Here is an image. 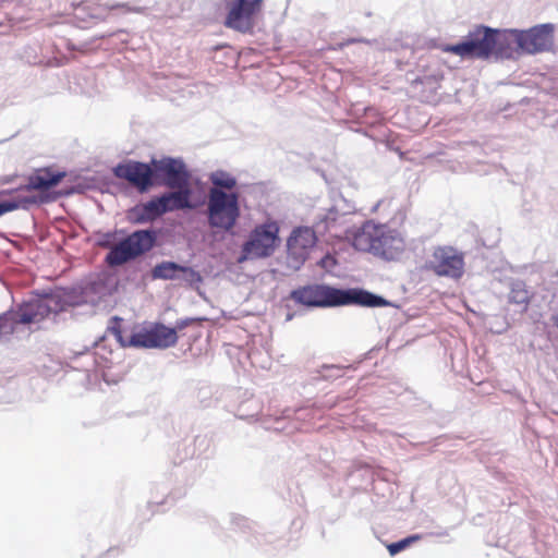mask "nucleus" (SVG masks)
<instances>
[{
	"label": "nucleus",
	"mask_w": 558,
	"mask_h": 558,
	"mask_svg": "<svg viewBox=\"0 0 558 558\" xmlns=\"http://www.w3.org/2000/svg\"><path fill=\"white\" fill-rule=\"evenodd\" d=\"M290 298L299 304L312 307L340 306L357 304L366 307H383L389 302L362 289H337L324 284H310L298 288Z\"/></svg>",
	"instance_id": "obj_1"
},
{
	"label": "nucleus",
	"mask_w": 558,
	"mask_h": 558,
	"mask_svg": "<svg viewBox=\"0 0 558 558\" xmlns=\"http://www.w3.org/2000/svg\"><path fill=\"white\" fill-rule=\"evenodd\" d=\"M122 319L113 317L108 331L123 348L167 349L178 342V330L187 326V320L177 322L174 328L161 323H146L134 326L130 335H125L121 327Z\"/></svg>",
	"instance_id": "obj_2"
},
{
	"label": "nucleus",
	"mask_w": 558,
	"mask_h": 558,
	"mask_svg": "<svg viewBox=\"0 0 558 558\" xmlns=\"http://www.w3.org/2000/svg\"><path fill=\"white\" fill-rule=\"evenodd\" d=\"M353 246L357 251L368 252L387 260H396L405 251V240L397 230L369 220L364 222L354 234Z\"/></svg>",
	"instance_id": "obj_3"
},
{
	"label": "nucleus",
	"mask_w": 558,
	"mask_h": 558,
	"mask_svg": "<svg viewBox=\"0 0 558 558\" xmlns=\"http://www.w3.org/2000/svg\"><path fill=\"white\" fill-rule=\"evenodd\" d=\"M506 34L499 29L487 26H476L471 31L465 40L454 45H446L442 50L461 58L488 59L492 54L504 51Z\"/></svg>",
	"instance_id": "obj_4"
},
{
	"label": "nucleus",
	"mask_w": 558,
	"mask_h": 558,
	"mask_svg": "<svg viewBox=\"0 0 558 558\" xmlns=\"http://www.w3.org/2000/svg\"><path fill=\"white\" fill-rule=\"evenodd\" d=\"M113 234L107 233L100 241V246L109 248L106 262L109 266H121L132 259L150 251L155 244L156 236L153 231L137 230L113 244Z\"/></svg>",
	"instance_id": "obj_5"
},
{
	"label": "nucleus",
	"mask_w": 558,
	"mask_h": 558,
	"mask_svg": "<svg viewBox=\"0 0 558 558\" xmlns=\"http://www.w3.org/2000/svg\"><path fill=\"white\" fill-rule=\"evenodd\" d=\"M241 216L239 194L220 189H209L207 196V219L213 229L230 232Z\"/></svg>",
	"instance_id": "obj_6"
},
{
	"label": "nucleus",
	"mask_w": 558,
	"mask_h": 558,
	"mask_svg": "<svg viewBox=\"0 0 558 558\" xmlns=\"http://www.w3.org/2000/svg\"><path fill=\"white\" fill-rule=\"evenodd\" d=\"M279 231L280 227L275 220H267L257 225L243 243L239 262L271 256L280 242Z\"/></svg>",
	"instance_id": "obj_7"
},
{
	"label": "nucleus",
	"mask_w": 558,
	"mask_h": 558,
	"mask_svg": "<svg viewBox=\"0 0 558 558\" xmlns=\"http://www.w3.org/2000/svg\"><path fill=\"white\" fill-rule=\"evenodd\" d=\"M227 15L225 26L242 34L252 33L259 14L262 13L264 0H226Z\"/></svg>",
	"instance_id": "obj_8"
},
{
	"label": "nucleus",
	"mask_w": 558,
	"mask_h": 558,
	"mask_svg": "<svg viewBox=\"0 0 558 558\" xmlns=\"http://www.w3.org/2000/svg\"><path fill=\"white\" fill-rule=\"evenodd\" d=\"M63 310V303L59 295L50 294L22 304L14 313H10L13 326L19 324H37L50 314H57Z\"/></svg>",
	"instance_id": "obj_9"
},
{
	"label": "nucleus",
	"mask_w": 558,
	"mask_h": 558,
	"mask_svg": "<svg viewBox=\"0 0 558 558\" xmlns=\"http://www.w3.org/2000/svg\"><path fill=\"white\" fill-rule=\"evenodd\" d=\"M424 267L438 277L460 279L464 274V256L452 246H438Z\"/></svg>",
	"instance_id": "obj_10"
},
{
	"label": "nucleus",
	"mask_w": 558,
	"mask_h": 558,
	"mask_svg": "<svg viewBox=\"0 0 558 558\" xmlns=\"http://www.w3.org/2000/svg\"><path fill=\"white\" fill-rule=\"evenodd\" d=\"M317 236L315 231L310 227H298L290 234L287 247L288 257L293 262L295 267H300L308 258L312 250L315 247Z\"/></svg>",
	"instance_id": "obj_11"
},
{
	"label": "nucleus",
	"mask_w": 558,
	"mask_h": 558,
	"mask_svg": "<svg viewBox=\"0 0 558 558\" xmlns=\"http://www.w3.org/2000/svg\"><path fill=\"white\" fill-rule=\"evenodd\" d=\"M117 178L128 181L140 192H146L153 185L154 167L147 163L128 160L113 169Z\"/></svg>",
	"instance_id": "obj_12"
},
{
	"label": "nucleus",
	"mask_w": 558,
	"mask_h": 558,
	"mask_svg": "<svg viewBox=\"0 0 558 558\" xmlns=\"http://www.w3.org/2000/svg\"><path fill=\"white\" fill-rule=\"evenodd\" d=\"M519 47L529 52L537 53L549 50L554 45V27L550 24L534 26L517 35Z\"/></svg>",
	"instance_id": "obj_13"
},
{
	"label": "nucleus",
	"mask_w": 558,
	"mask_h": 558,
	"mask_svg": "<svg viewBox=\"0 0 558 558\" xmlns=\"http://www.w3.org/2000/svg\"><path fill=\"white\" fill-rule=\"evenodd\" d=\"M154 174L163 179V184L169 189L190 187V173L181 160L163 158L153 160Z\"/></svg>",
	"instance_id": "obj_14"
},
{
	"label": "nucleus",
	"mask_w": 558,
	"mask_h": 558,
	"mask_svg": "<svg viewBox=\"0 0 558 558\" xmlns=\"http://www.w3.org/2000/svg\"><path fill=\"white\" fill-rule=\"evenodd\" d=\"M65 175L64 171H54L51 167L40 168L29 175L24 189L27 191L45 192L57 186Z\"/></svg>",
	"instance_id": "obj_15"
},
{
	"label": "nucleus",
	"mask_w": 558,
	"mask_h": 558,
	"mask_svg": "<svg viewBox=\"0 0 558 558\" xmlns=\"http://www.w3.org/2000/svg\"><path fill=\"white\" fill-rule=\"evenodd\" d=\"M444 74L435 72L412 81L411 85L416 96L424 102H434L437 100V92L441 87Z\"/></svg>",
	"instance_id": "obj_16"
},
{
	"label": "nucleus",
	"mask_w": 558,
	"mask_h": 558,
	"mask_svg": "<svg viewBox=\"0 0 558 558\" xmlns=\"http://www.w3.org/2000/svg\"><path fill=\"white\" fill-rule=\"evenodd\" d=\"M184 272L187 274L191 281L199 282L202 281L201 275L195 271L191 267L181 266L173 262H162L158 265H156L153 270L151 275L155 279H165V280H171L177 277V272Z\"/></svg>",
	"instance_id": "obj_17"
},
{
	"label": "nucleus",
	"mask_w": 558,
	"mask_h": 558,
	"mask_svg": "<svg viewBox=\"0 0 558 558\" xmlns=\"http://www.w3.org/2000/svg\"><path fill=\"white\" fill-rule=\"evenodd\" d=\"M175 190L161 195L166 211L194 208L190 201L192 194L190 187H177Z\"/></svg>",
	"instance_id": "obj_18"
},
{
	"label": "nucleus",
	"mask_w": 558,
	"mask_h": 558,
	"mask_svg": "<svg viewBox=\"0 0 558 558\" xmlns=\"http://www.w3.org/2000/svg\"><path fill=\"white\" fill-rule=\"evenodd\" d=\"M134 213L136 214V219L140 222L154 221L161 215L166 214L165 204L161 201V196L155 197L149 202L136 206L134 208Z\"/></svg>",
	"instance_id": "obj_19"
},
{
	"label": "nucleus",
	"mask_w": 558,
	"mask_h": 558,
	"mask_svg": "<svg viewBox=\"0 0 558 558\" xmlns=\"http://www.w3.org/2000/svg\"><path fill=\"white\" fill-rule=\"evenodd\" d=\"M532 300V293L522 281L513 282L509 292V302L522 306L526 311Z\"/></svg>",
	"instance_id": "obj_20"
},
{
	"label": "nucleus",
	"mask_w": 558,
	"mask_h": 558,
	"mask_svg": "<svg viewBox=\"0 0 558 558\" xmlns=\"http://www.w3.org/2000/svg\"><path fill=\"white\" fill-rule=\"evenodd\" d=\"M209 180L213 184L210 189H220L226 192H231L236 186V179L222 170L213 172Z\"/></svg>",
	"instance_id": "obj_21"
},
{
	"label": "nucleus",
	"mask_w": 558,
	"mask_h": 558,
	"mask_svg": "<svg viewBox=\"0 0 558 558\" xmlns=\"http://www.w3.org/2000/svg\"><path fill=\"white\" fill-rule=\"evenodd\" d=\"M37 199L34 196L19 197L14 201H7L0 203V217L7 213L16 210L21 207L26 208L28 205L36 204Z\"/></svg>",
	"instance_id": "obj_22"
},
{
	"label": "nucleus",
	"mask_w": 558,
	"mask_h": 558,
	"mask_svg": "<svg viewBox=\"0 0 558 558\" xmlns=\"http://www.w3.org/2000/svg\"><path fill=\"white\" fill-rule=\"evenodd\" d=\"M421 539L420 535H411L409 537H405L399 542L391 543L387 545V549L391 556L397 555L398 553L402 551L407 547H409L412 543Z\"/></svg>",
	"instance_id": "obj_23"
},
{
	"label": "nucleus",
	"mask_w": 558,
	"mask_h": 558,
	"mask_svg": "<svg viewBox=\"0 0 558 558\" xmlns=\"http://www.w3.org/2000/svg\"><path fill=\"white\" fill-rule=\"evenodd\" d=\"M14 326L12 323V317L10 313L0 315V335L1 333H12L14 331Z\"/></svg>",
	"instance_id": "obj_24"
},
{
	"label": "nucleus",
	"mask_w": 558,
	"mask_h": 558,
	"mask_svg": "<svg viewBox=\"0 0 558 558\" xmlns=\"http://www.w3.org/2000/svg\"><path fill=\"white\" fill-rule=\"evenodd\" d=\"M554 325L558 326V312L551 316Z\"/></svg>",
	"instance_id": "obj_25"
},
{
	"label": "nucleus",
	"mask_w": 558,
	"mask_h": 558,
	"mask_svg": "<svg viewBox=\"0 0 558 558\" xmlns=\"http://www.w3.org/2000/svg\"><path fill=\"white\" fill-rule=\"evenodd\" d=\"M72 5L77 10V9H84V2H81L77 7H75L74 2L72 3Z\"/></svg>",
	"instance_id": "obj_26"
},
{
	"label": "nucleus",
	"mask_w": 558,
	"mask_h": 558,
	"mask_svg": "<svg viewBox=\"0 0 558 558\" xmlns=\"http://www.w3.org/2000/svg\"><path fill=\"white\" fill-rule=\"evenodd\" d=\"M92 17H98V14L97 13H94L90 15Z\"/></svg>",
	"instance_id": "obj_27"
}]
</instances>
